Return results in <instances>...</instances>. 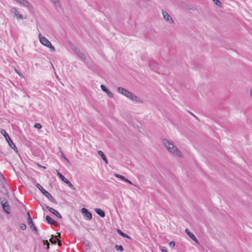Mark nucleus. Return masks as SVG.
<instances>
[{
  "label": "nucleus",
  "mask_w": 252,
  "mask_h": 252,
  "mask_svg": "<svg viewBox=\"0 0 252 252\" xmlns=\"http://www.w3.org/2000/svg\"><path fill=\"white\" fill-rule=\"evenodd\" d=\"M163 143L165 147L171 153L179 157H181L182 154H181L180 151L172 143L169 142L166 139H164L163 140Z\"/></svg>",
  "instance_id": "1"
},
{
  "label": "nucleus",
  "mask_w": 252,
  "mask_h": 252,
  "mask_svg": "<svg viewBox=\"0 0 252 252\" xmlns=\"http://www.w3.org/2000/svg\"><path fill=\"white\" fill-rule=\"evenodd\" d=\"M0 133L2 135L4 136L7 142L8 143L9 146L14 150V151L17 153L18 152V150L15 145L14 144L13 141L10 139V137L9 136V135L7 134V133L3 129H1L0 130Z\"/></svg>",
  "instance_id": "2"
},
{
  "label": "nucleus",
  "mask_w": 252,
  "mask_h": 252,
  "mask_svg": "<svg viewBox=\"0 0 252 252\" xmlns=\"http://www.w3.org/2000/svg\"><path fill=\"white\" fill-rule=\"evenodd\" d=\"M36 186L40 190L41 193L49 199V201L53 203L57 204V202L54 198L47 191L44 189L39 184L37 183Z\"/></svg>",
  "instance_id": "3"
},
{
  "label": "nucleus",
  "mask_w": 252,
  "mask_h": 252,
  "mask_svg": "<svg viewBox=\"0 0 252 252\" xmlns=\"http://www.w3.org/2000/svg\"><path fill=\"white\" fill-rule=\"evenodd\" d=\"M5 182V178L0 172V192L5 195L8 193V191L4 185Z\"/></svg>",
  "instance_id": "4"
},
{
  "label": "nucleus",
  "mask_w": 252,
  "mask_h": 252,
  "mask_svg": "<svg viewBox=\"0 0 252 252\" xmlns=\"http://www.w3.org/2000/svg\"><path fill=\"white\" fill-rule=\"evenodd\" d=\"M0 202L4 212L9 215L10 213V207L9 203L6 198H0Z\"/></svg>",
  "instance_id": "5"
},
{
  "label": "nucleus",
  "mask_w": 252,
  "mask_h": 252,
  "mask_svg": "<svg viewBox=\"0 0 252 252\" xmlns=\"http://www.w3.org/2000/svg\"><path fill=\"white\" fill-rule=\"evenodd\" d=\"M117 91L119 93L123 94L124 96H126L127 98H129V99H130V98L132 97V95L133 94L132 93H131V92H129L126 89L122 88V87H118Z\"/></svg>",
  "instance_id": "6"
},
{
  "label": "nucleus",
  "mask_w": 252,
  "mask_h": 252,
  "mask_svg": "<svg viewBox=\"0 0 252 252\" xmlns=\"http://www.w3.org/2000/svg\"><path fill=\"white\" fill-rule=\"evenodd\" d=\"M149 66L154 71L159 73L158 65L154 60L151 59L149 61Z\"/></svg>",
  "instance_id": "7"
},
{
  "label": "nucleus",
  "mask_w": 252,
  "mask_h": 252,
  "mask_svg": "<svg viewBox=\"0 0 252 252\" xmlns=\"http://www.w3.org/2000/svg\"><path fill=\"white\" fill-rule=\"evenodd\" d=\"M57 175L63 182L67 184L70 188H71L73 190L75 189V188L74 187L73 185L71 183V182L69 181L62 173L58 172Z\"/></svg>",
  "instance_id": "8"
},
{
  "label": "nucleus",
  "mask_w": 252,
  "mask_h": 252,
  "mask_svg": "<svg viewBox=\"0 0 252 252\" xmlns=\"http://www.w3.org/2000/svg\"><path fill=\"white\" fill-rule=\"evenodd\" d=\"M38 36L41 44H42L43 45L46 47H48V46H51V42L49 41L46 38L42 36L41 34H39Z\"/></svg>",
  "instance_id": "9"
},
{
  "label": "nucleus",
  "mask_w": 252,
  "mask_h": 252,
  "mask_svg": "<svg viewBox=\"0 0 252 252\" xmlns=\"http://www.w3.org/2000/svg\"><path fill=\"white\" fill-rule=\"evenodd\" d=\"M162 14L164 19L167 21L168 22L171 24H174V22L173 20L172 17L170 16V15L165 11L162 10Z\"/></svg>",
  "instance_id": "10"
},
{
  "label": "nucleus",
  "mask_w": 252,
  "mask_h": 252,
  "mask_svg": "<svg viewBox=\"0 0 252 252\" xmlns=\"http://www.w3.org/2000/svg\"><path fill=\"white\" fill-rule=\"evenodd\" d=\"M45 207L49 210L52 214L55 215L57 217H58L59 219H61L62 218V216L60 215V214L55 209L47 206L46 205H44Z\"/></svg>",
  "instance_id": "11"
},
{
  "label": "nucleus",
  "mask_w": 252,
  "mask_h": 252,
  "mask_svg": "<svg viewBox=\"0 0 252 252\" xmlns=\"http://www.w3.org/2000/svg\"><path fill=\"white\" fill-rule=\"evenodd\" d=\"M82 213L84 215V217L87 218L88 220H90L92 219V215L86 208H83L81 210Z\"/></svg>",
  "instance_id": "12"
},
{
  "label": "nucleus",
  "mask_w": 252,
  "mask_h": 252,
  "mask_svg": "<svg viewBox=\"0 0 252 252\" xmlns=\"http://www.w3.org/2000/svg\"><path fill=\"white\" fill-rule=\"evenodd\" d=\"M10 12L14 14L15 16H16L18 19H23V15L21 14H20L19 13V12L17 11V9L16 7H12L10 10Z\"/></svg>",
  "instance_id": "13"
},
{
  "label": "nucleus",
  "mask_w": 252,
  "mask_h": 252,
  "mask_svg": "<svg viewBox=\"0 0 252 252\" xmlns=\"http://www.w3.org/2000/svg\"><path fill=\"white\" fill-rule=\"evenodd\" d=\"M100 88L104 92L107 94L108 96L110 98H113L114 97L113 93L110 91L104 85H101Z\"/></svg>",
  "instance_id": "14"
},
{
  "label": "nucleus",
  "mask_w": 252,
  "mask_h": 252,
  "mask_svg": "<svg viewBox=\"0 0 252 252\" xmlns=\"http://www.w3.org/2000/svg\"><path fill=\"white\" fill-rule=\"evenodd\" d=\"M28 224L30 225L31 228L32 229V231H34L37 234L38 231L36 227L34 225L32 220V219H29V220H28Z\"/></svg>",
  "instance_id": "15"
},
{
  "label": "nucleus",
  "mask_w": 252,
  "mask_h": 252,
  "mask_svg": "<svg viewBox=\"0 0 252 252\" xmlns=\"http://www.w3.org/2000/svg\"><path fill=\"white\" fill-rule=\"evenodd\" d=\"M185 232L188 234V236L194 242L198 243V240L194 235L190 232L188 229H186Z\"/></svg>",
  "instance_id": "16"
},
{
  "label": "nucleus",
  "mask_w": 252,
  "mask_h": 252,
  "mask_svg": "<svg viewBox=\"0 0 252 252\" xmlns=\"http://www.w3.org/2000/svg\"><path fill=\"white\" fill-rule=\"evenodd\" d=\"M115 176L120 179H121L122 180L126 182V183H128V184H129L130 185H132V182L129 180L128 179H126L125 176H122L120 174H115Z\"/></svg>",
  "instance_id": "17"
},
{
  "label": "nucleus",
  "mask_w": 252,
  "mask_h": 252,
  "mask_svg": "<svg viewBox=\"0 0 252 252\" xmlns=\"http://www.w3.org/2000/svg\"><path fill=\"white\" fill-rule=\"evenodd\" d=\"M130 100L132 101H135L139 103H143V101L142 99H141L139 97L137 96L134 94H132V97L130 98Z\"/></svg>",
  "instance_id": "18"
},
{
  "label": "nucleus",
  "mask_w": 252,
  "mask_h": 252,
  "mask_svg": "<svg viewBox=\"0 0 252 252\" xmlns=\"http://www.w3.org/2000/svg\"><path fill=\"white\" fill-rule=\"evenodd\" d=\"M95 212L97 215L102 218H104L105 216V212L101 209L96 208L95 209Z\"/></svg>",
  "instance_id": "19"
},
{
  "label": "nucleus",
  "mask_w": 252,
  "mask_h": 252,
  "mask_svg": "<svg viewBox=\"0 0 252 252\" xmlns=\"http://www.w3.org/2000/svg\"><path fill=\"white\" fill-rule=\"evenodd\" d=\"M58 236H54L53 235H52L51 238L50 239L49 241L50 242L53 244H56L57 242V240L58 237H61V234L60 233H58Z\"/></svg>",
  "instance_id": "20"
},
{
  "label": "nucleus",
  "mask_w": 252,
  "mask_h": 252,
  "mask_svg": "<svg viewBox=\"0 0 252 252\" xmlns=\"http://www.w3.org/2000/svg\"><path fill=\"white\" fill-rule=\"evenodd\" d=\"M45 219H46V220L47 221V223L50 225L53 224L54 223V222H55V220L54 219H53L49 216H46Z\"/></svg>",
  "instance_id": "21"
},
{
  "label": "nucleus",
  "mask_w": 252,
  "mask_h": 252,
  "mask_svg": "<svg viewBox=\"0 0 252 252\" xmlns=\"http://www.w3.org/2000/svg\"><path fill=\"white\" fill-rule=\"evenodd\" d=\"M117 232L119 233V235H120L121 236H122V237H123L124 238H127L129 239H131V237H130L128 235L124 233L119 229H117Z\"/></svg>",
  "instance_id": "22"
},
{
  "label": "nucleus",
  "mask_w": 252,
  "mask_h": 252,
  "mask_svg": "<svg viewBox=\"0 0 252 252\" xmlns=\"http://www.w3.org/2000/svg\"><path fill=\"white\" fill-rule=\"evenodd\" d=\"M98 154L101 157L102 159L104 161V162L106 163H108V160H107L104 154L103 153V152L102 151H99L98 152Z\"/></svg>",
  "instance_id": "23"
},
{
  "label": "nucleus",
  "mask_w": 252,
  "mask_h": 252,
  "mask_svg": "<svg viewBox=\"0 0 252 252\" xmlns=\"http://www.w3.org/2000/svg\"><path fill=\"white\" fill-rule=\"evenodd\" d=\"M17 3L22 5L25 6V5L28 4V2L26 0H15Z\"/></svg>",
  "instance_id": "24"
},
{
  "label": "nucleus",
  "mask_w": 252,
  "mask_h": 252,
  "mask_svg": "<svg viewBox=\"0 0 252 252\" xmlns=\"http://www.w3.org/2000/svg\"><path fill=\"white\" fill-rule=\"evenodd\" d=\"M25 6L27 7L28 8L29 10L31 12H32V13L34 12L33 7L29 2H28V4L25 5Z\"/></svg>",
  "instance_id": "25"
},
{
  "label": "nucleus",
  "mask_w": 252,
  "mask_h": 252,
  "mask_svg": "<svg viewBox=\"0 0 252 252\" xmlns=\"http://www.w3.org/2000/svg\"><path fill=\"white\" fill-rule=\"evenodd\" d=\"M115 247L116 250L118 251L123 252L124 250L123 247L122 245H115Z\"/></svg>",
  "instance_id": "26"
},
{
  "label": "nucleus",
  "mask_w": 252,
  "mask_h": 252,
  "mask_svg": "<svg viewBox=\"0 0 252 252\" xmlns=\"http://www.w3.org/2000/svg\"><path fill=\"white\" fill-rule=\"evenodd\" d=\"M51 0L56 6H61V3H60L59 0Z\"/></svg>",
  "instance_id": "27"
},
{
  "label": "nucleus",
  "mask_w": 252,
  "mask_h": 252,
  "mask_svg": "<svg viewBox=\"0 0 252 252\" xmlns=\"http://www.w3.org/2000/svg\"><path fill=\"white\" fill-rule=\"evenodd\" d=\"M78 56L81 59H82L83 60H86V56L83 53H82V52L79 53V54L78 55Z\"/></svg>",
  "instance_id": "28"
},
{
  "label": "nucleus",
  "mask_w": 252,
  "mask_h": 252,
  "mask_svg": "<svg viewBox=\"0 0 252 252\" xmlns=\"http://www.w3.org/2000/svg\"><path fill=\"white\" fill-rule=\"evenodd\" d=\"M43 243L44 245H46V249L48 250L50 248V244L48 240H43Z\"/></svg>",
  "instance_id": "29"
},
{
  "label": "nucleus",
  "mask_w": 252,
  "mask_h": 252,
  "mask_svg": "<svg viewBox=\"0 0 252 252\" xmlns=\"http://www.w3.org/2000/svg\"><path fill=\"white\" fill-rule=\"evenodd\" d=\"M213 2L218 6H220L221 5V3L220 0H213Z\"/></svg>",
  "instance_id": "30"
},
{
  "label": "nucleus",
  "mask_w": 252,
  "mask_h": 252,
  "mask_svg": "<svg viewBox=\"0 0 252 252\" xmlns=\"http://www.w3.org/2000/svg\"><path fill=\"white\" fill-rule=\"evenodd\" d=\"M61 157L63 158L67 162H68V163L70 162L69 159L65 156V155H64V154L63 152L61 153Z\"/></svg>",
  "instance_id": "31"
},
{
  "label": "nucleus",
  "mask_w": 252,
  "mask_h": 252,
  "mask_svg": "<svg viewBox=\"0 0 252 252\" xmlns=\"http://www.w3.org/2000/svg\"><path fill=\"white\" fill-rule=\"evenodd\" d=\"M34 127L37 129H40L42 127L41 125L39 123H36L34 125Z\"/></svg>",
  "instance_id": "32"
},
{
  "label": "nucleus",
  "mask_w": 252,
  "mask_h": 252,
  "mask_svg": "<svg viewBox=\"0 0 252 252\" xmlns=\"http://www.w3.org/2000/svg\"><path fill=\"white\" fill-rule=\"evenodd\" d=\"M20 227L22 230H25L27 228V226L25 223H21L20 225Z\"/></svg>",
  "instance_id": "33"
},
{
  "label": "nucleus",
  "mask_w": 252,
  "mask_h": 252,
  "mask_svg": "<svg viewBox=\"0 0 252 252\" xmlns=\"http://www.w3.org/2000/svg\"><path fill=\"white\" fill-rule=\"evenodd\" d=\"M74 52L77 54V55L79 54V53H81V51L80 49L78 48L75 47L74 49Z\"/></svg>",
  "instance_id": "34"
},
{
  "label": "nucleus",
  "mask_w": 252,
  "mask_h": 252,
  "mask_svg": "<svg viewBox=\"0 0 252 252\" xmlns=\"http://www.w3.org/2000/svg\"><path fill=\"white\" fill-rule=\"evenodd\" d=\"M47 47L50 48L52 51L55 52L56 51L55 48L54 47V46H52L51 43V46H48Z\"/></svg>",
  "instance_id": "35"
},
{
  "label": "nucleus",
  "mask_w": 252,
  "mask_h": 252,
  "mask_svg": "<svg viewBox=\"0 0 252 252\" xmlns=\"http://www.w3.org/2000/svg\"><path fill=\"white\" fill-rule=\"evenodd\" d=\"M169 245L171 247H174L175 246V243L174 241H171L169 243Z\"/></svg>",
  "instance_id": "36"
},
{
  "label": "nucleus",
  "mask_w": 252,
  "mask_h": 252,
  "mask_svg": "<svg viewBox=\"0 0 252 252\" xmlns=\"http://www.w3.org/2000/svg\"><path fill=\"white\" fill-rule=\"evenodd\" d=\"M27 214V216H28V220H29V219H32V217L30 215V212H28Z\"/></svg>",
  "instance_id": "37"
},
{
  "label": "nucleus",
  "mask_w": 252,
  "mask_h": 252,
  "mask_svg": "<svg viewBox=\"0 0 252 252\" xmlns=\"http://www.w3.org/2000/svg\"><path fill=\"white\" fill-rule=\"evenodd\" d=\"M188 112H189V114H190L192 116H193L194 117H195L196 119H197V120L198 119V118H197L195 115H194L192 113H191V112H189V111H188Z\"/></svg>",
  "instance_id": "38"
},
{
  "label": "nucleus",
  "mask_w": 252,
  "mask_h": 252,
  "mask_svg": "<svg viewBox=\"0 0 252 252\" xmlns=\"http://www.w3.org/2000/svg\"><path fill=\"white\" fill-rule=\"evenodd\" d=\"M161 252H167V251L166 249H161Z\"/></svg>",
  "instance_id": "39"
},
{
  "label": "nucleus",
  "mask_w": 252,
  "mask_h": 252,
  "mask_svg": "<svg viewBox=\"0 0 252 252\" xmlns=\"http://www.w3.org/2000/svg\"><path fill=\"white\" fill-rule=\"evenodd\" d=\"M86 247L87 249L90 248V245H89V243H88V244L87 245H86Z\"/></svg>",
  "instance_id": "40"
},
{
  "label": "nucleus",
  "mask_w": 252,
  "mask_h": 252,
  "mask_svg": "<svg viewBox=\"0 0 252 252\" xmlns=\"http://www.w3.org/2000/svg\"><path fill=\"white\" fill-rule=\"evenodd\" d=\"M58 245L59 246H61L62 245V242L61 241H59L58 242Z\"/></svg>",
  "instance_id": "41"
},
{
  "label": "nucleus",
  "mask_w": 252,
  "mask_h": 252,
  "mask_svg": "<svg viewBox=\"0 0 252 252\" xmlns=\"http://www.w3.org/2000/svg\"><path fill=\"white\" fill-rule=\"evenodd\" d=\"M42 168H44V169H46V167L45 166H42L41 167Z\"/></svg>",
  "instance_id": "42"
},
{
  "label": "nucleus",
  "mask_w": 252,
  "mask_h": 252,
  "mask_svg": "<svg viewBox=\"0 0 252 252\" xmlns=\"http://www.w3.org/2000/svg\"><path fill=\"white\" fill-rule=\"evenodd\" d=\"M37 165H38V166H39V167H42V166H41V165H39V164H37Z\"/></svg>",
  "instance_id": "43"
},
{
  "label": "nucleus",
  "mask_w": 252,
  "mask_h": 252,
  "mask_svg": "<svg viewBox=\"0 0 252 252\" xmlns=\"http://www.w3.org/2000/svg\"><path fill=\"white\" fill-rule=\"evenodd\" d=\"M56 77H57V79H59V77H58V76L56 75Z\"/></svg>",
  "instance_id": "44"
}]
</instances>
